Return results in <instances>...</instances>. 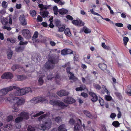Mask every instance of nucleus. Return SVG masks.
Wrapping results in <instances>:
<instances>
[{"instance_id":"nucleus-6","label":"nucleus","mask_w":131,"mask_h":131,"mask_svg":"<svg viewBox=\"0 0 131 131\" xmlns=\"http://www.w3.org/2000/svg\"><path fill=\"white\" fill-rule=\"evenodd\" d=\"M69 65V63H68L66 64L65 65V67H67L66 70L67 72L68 73V76L69 77L70 80H74V79L76 78L74 76V74L70 72V67H68Z\"/></svg>"},{"instance_id":"nucleus-55","label":"nucleus","mask_w":131,"mask_h":131,"mask_svg":"<svg viewBox=\"0 0 131 131\" xmlns=\"http://www.w3.org/2000/svg\"><path fill=\"white\" fill-rule=\"evenodd\" d=\"M13 119V117L12 116H8L7 119V120L8 121H9L12 120Z\"/></svg>"},{"instance_id":"nucleus-13","label":"nucleus","mask_w":131,"mask_h":131,"mask_svg":"<svg viewBox=\"0 0 131 131\" xmlns=\"http://www.w3.org/2000/svg\"><path fill=\"white\" fill-rule=\"evenodd\" d=\"M83 112L88 117L91 119H95L97 118V116L96 115H91L90 112L86 110L83 111Z\"/></svg>"},{"instance_id":"nucleus-34","label":"nucleus","mask_w":131,"mask_h":131,"mask_svg":"<svg viewBox=\"0 0 131 131\" xmlns=\"http://www.w3.org/2000/svg\"><path fill=\"white\" fill-rule=\"evenodd\" d=\"M123 40L124 45H126L129 39L128 37H124L123 38Z\"/></svg>"},{"instance_id":"nucleus-41","label":"nucleus","mask_w":131,"mask_h":131,"mask_svg":"<svg viewBox=\"0 0 131 131\" xmlns=\"http://www.w3.org/2000/svg\"><path fill=\"white\" fill-rule=\"evenodd\" d=\"M35 129L31 126H29L27 128L28 131H34Z\"/></svg>"},{"instance_id":"nucleus-54","label":"nucleus","mask_w":131,"mask_h":131,"mask_svg":"<svg viewBox=\"0 0 131 131\" xmlns=\"http://www.w3.org/2000/svg\"><path fill=\"white\" fill-rule=\"evenodd\" d=\"M66 18L70 20H72L73 19V18L71 16L68 15L66 16Z\"/></svg>"},{"instance_id":"nucleus-5","label":"nucleus","mask_w":131,"mask_h":131,"mask_svg":"<svg viewBox=\"0 0 131 131\" xmlns=\"http://www.w3.org/2000/svg\"><path fill=\"white\" fill-rule=\"evenodd\" d=\"M29 114L27 113L23 112L21 113V117H19L16 118L15 119L16 123H18L21 121L23 118L26 119H28L29 118Z\"/></svg>"},{"instance_id":"nucleus-17","label":"nucleus","mask_w":131,"mask_h":131,"mask_svg":"<svg viewBox=\"0 0 131 131\" xmlns=\"http://www.w3.org/2000/svg\"><path fill=\"white\" fill-rule=\"evenodd\" d=\"M19 20L22 25H26V20L25 19V17L24 15H22L20 16L19 17Z\"/></svg>"},{"instance_id":"nucleus-60","label":"nucleus","mask_w":131,"mask_h":131,"mask_svg":"<svg viewBox=\"0 0 131 131\" xmlns=\"http://www.w3.org/2000/svg\"><path fill=\"white\" fill-rule=\"evenodd\" d=\"M74 123V121L73 119H71L69 121V123L71 125L73 124Z\"/></svg>"},{"instance_id":"nucleus-35","label":"nucleus","mask_w":131,"mask_h":131,"mask_svg":"<svg viewBox=\"0 0 131 131\" xmlns=\"http://www.w3.org/2000/svg\"><path fill=\"white\" fill-rule=\"evenodd\" d=\"M17 79L18 80H23L26 78V77L23 75H19L17 76Z\"/></svg>"},{"instance_id":"nucleus-39","label":"nucleus","mask_w":131,"mask_h":131,"mask_svg":"<svg viewBox=\"0 0 131 131\" xmlns=\"http://www.w3.org/2000/svg\"><path fill=\"white\" fill-rule=\"evenodd\" d=\"M7 40L8 42H10L13 43H14L15 42L14 39L12 38H7Z\"/></svg>"},{"instance_id":"nucleus-12","label":"nucleus","mask_w":131,"mask_h":131,"mask_svg":"<svg viewBox=\"0 0 131 131\" xmlns=\"http://www.w3.org/2000/svg\"><path fill=\"white\" fill-rule=\"evenodd\" d=\"M72 23L75 25L78 26H83L84 23L80 19L74 20L72 21Z\"/></svg>"},{"instance_id":"nucleus-25","label":"nucleus","mask_w":131,"mask_h":131,"mask_svg":"<svg viewBox=\"0 0 131 131\" xmlns=\"http://www.w3.org/2000/svg\"><path fill=\"white\" fill-rule=\"evenodd\" d=\"M64 32L66 35L68 36H70L71 35L70 29L68 28L66 29L65 30Z\"/></svg>"},{"instance_id":"nucleus-27","label":"nucleus","mask_w":131,"mask_h":131,"mask_svg":"<svg viewBox=\"0 0 131 131\" xmlns=\"http://www.w3.org/2000/svg\"><path fill=\"white\" fill-rule=\"evenodd\" d=\"M58 130L59 131H67L63 125H61L59 127Z\"/></svg>"},{"instance_id":"nucleus-62","label":"nucleus","mask_w":131,"mask_h":131,"mask_svg":"<svg viewBox=\"0 0 131 131\" xmlns=\"http://www.w3.org/2000/svg\"><path fill=\"white\" fill-rule=\"evenodd\" d=\"M28 43V42L27 41H25L24 42L20 41V45H26Z\"/></svg>"},{"instance_id":"nucleus-18","label":"nucleus","mask_w":131,"mask_h":131,"mask_svg":"<svg viewBox=\"0 0 131 131\" xmlns=\"http://www.w3.org/2000/svg\"><path fill=\"white\" fill-rule=\"evenodd\" d=\"M57 94L60 96H62L67 95L68 93L64 90H62L57 92Z\"/></svg>"},{"instance_id":"nucleus-10","label":"nucleus","mask_w":131,"mask_h":131,"mask_svg":"<svg viewBox=\"0 0 131 131\" xmlns=\"http://www.w3.org/2000/svg\"><path fill=\"white\" fill-rule=\"evenodd\" d=\"M23 36L26 38H29L31 37V34L29 30L27 29H24L22 31Z\"/></svg>"},{"instance_id":"nucleus-38","label":"nucleus","mask_w":131,"mask_h":131,"mask_svg":"<svg viewBox=\"0 0 131 131\" xmlns=\"http://www.w3.org/2000/svg\"><path fill=\"white\" fill-rule=\"evenodd\" d=\"M99 101L100 105L101 106H103L104 105V100L101 97H99Z\"/></svg>"},{"instance_id":"nucleus-19","label":"nucleus","mask_w":131,"mask_h":131,"mask_svg":"<svg viewBox=\"0 0 131 131\" xmlns=\"http://www.w3.org/2000/svg\"><path fill=\"white\" fill-rule=\"evenodd\" d=\"M57 26L59 28V32H62L63 31L65 28V26L63 25H57Z\"/></svg>"},{"instance_id":"nucleus-51","label":"nucleus","mask_w":131,"mask_h":131,"mask_svg":"<svg viewBox=\"0 0 131 131\" xmlns=\"http://www.w3.org/2000/svg\"><path fill=\"white\" fill-rule=\"evenodd\" d=\"M81 96L84 97V98H86L88 96L87 94L84 92L81 93Z\"/></svg>"},{"instance_id":"nucleus-46","label":"nucleus","mask_w":131,"mask_h":131,"mask_svg":"<svg viewBox=\"0 0 131 131\" xmlns=\"http://www.w3.org/2000/svg\"><path fill=\"white\" fill-rule=\"evenodd\" d=\"M61 53L62 55H66L67 54L66 49H64L61 52Z\"/></svg>"},{"instance_id":"nucleus-28","label":"nucleus","mask_w":131,"mask_h":131,"mask_svg":"<svg viewBox=\"0 0 131 131\" xmlns=\"http://www.w3.org/2000/svg\"><path fill=\"white\" fill-rule=\"evenodd\" d=\"M39 7L41 8V10L43 9H48V7L47 6H44L42 4H40L39 5Z\"/></svg>"},{"instance_id":"nucleus-64","label":"nucleus","mask_w":131,"mask_h":131,"mask_svg":"<svg viewBox=\"0 0 131 131\" xmlns=\"http://www.w3.org/2000/svg\"><path fill=\"white\" fill-rule=\"evenodd\" d=\"M50 23L49 25V26L51 28H53L54 26V25L52 23V22Z\"/></svg>"},{"instance_id":"nucleus-32","label":"nucleus","mask_w":131,"mask_h":131,"mask_svg":"<svg viewBox=\"0 0 131 131\" xmlns=\"http://www.w3.org/2000/svg\"><path fill=\"white\" fill-rule=\"evenodd\" d=\"M53 10L54 11V13L55 15H57L59 11L58 9V8L57 7L55 6L53 7Z\"/></svg>"},{"instance_id":"nucleus-31","label":"nucleus","mask_w":131,"mask_h":131,"mask_svg":"<svg viewBox=\"0 0 131 131\" xmlns=\"http://www.w3.org/2000/svg\"><path fill=\"white\" fill-rule=\"evenodd\" d=\"M38 84L40 85H42L43 83L42 77H39L38 80Z\"/></svg>"},{"instance_id":"nucleus-16","label":"nucleus","mask_w":131,"mask_h":131,"mask_svg":"<svg viewBox=\"0 0 131 131\" xmlns=\"http://www.w3.org/2000/svg\"><path fill=\"white\" fill-rule=\"evenodd\" d=\"M64 102L67 104H70L74 102L75 101L73 98L69 97L65 99L64 100Z\"/></svg>"},{"instance_id":"nucleus-23","label":"nucleus","mask_w":131,"mask_h":131,"mask_svg":"<svg viewBox=\"0 0 131 131\" xmlns=\"http://www.w3.org/2000/svg\"><path fill=\"white\" fill-rule=\"evenodd\" d=\"M99 67L102 70H104L106 68V65L104 63H101L99 64Z\"/></svg>"},{"instance_id":"nucleus-3","label":"nucleus","mask_w":131,"mask_h":131,"mask_svg":"<svg viewBox=\"0 0 131 131\" xmlns=\"http://www.w3.org/2000/svg\"><path fill=\"white\" fill-rule=\"evenodd\" d=\"M49 97L50 99L49 103L53 105L54 106L58 107V109L64 108L67 107V105H65L63 102L59 101H55L53 99L55 98L56 96L54 94L49 93L48 94Z\"/></svg>"},{"instance_id":"nucleus-49","label":"nucleus","mask_w":131,"mask_h":131,"mask_svg":"<svg viewBox=\"0 0 131 131\" xmlns=\"http://www.w3.org/2000/svg\"><path fill=\"white\" fill-rule=\"evenodd\" d=\"M115 25L118 27H122L123 26V24L120 23H116L115 24Z\"/></svg>"},{"instance_id":"nucleus-47","label":"nucleus","mask_w":131,"mask_h":131,"mask_svg":"<svg viewBox=\"0 0 131 131\" xmlns=\"http://www.w3.org/2000/svg\"><path fill=\"white\" fill-rule=\"evenodd\" d=\"M24 48H23L20 47L18 48H16V50L17 52H20L22 51L23 50Z\"/></svg>"},{"instance_id":"nucleus-63","label":"nucleus","mask_w":131,"mask_h":131,"mask_svg":"<svg viewBox=\"0 0 131 131\" xmlns=\"http://www.w3.org/2000/svg\"><path fill=\"white\" fill-rule=\"evenodd\" d=\"M61 121L60 118L59 117H57L55 119V121L57 122H59Z\"/></svg>"},{"instance_id":"nucleus-45","label":"nucleus","mask_w":131,"mask_h":131,"mask_svg":"<svg viewBox=\"0 0 131 131\" xmlns=\"http://www.w3.org/2000/svg\"><path fill=\"white\" fill-rule=\"evenodd\" d=\"M116 116V115L115 113H112L111 114L110 117V118H112L113 120L115 118Z\"/></svg>"},{"instance_id":"nucleus-52","label":"nucleus","mask_w":131,"mask_h":131,"mask_svg":"<svg viewBox=\"0 0 131 131\" xmlns=\"http://www.w3.org/2000/svg\"><path fill=\"white\" fill-rule=\"evenodd\" d=\"M117 109L119 113L117 115V117L118 118H119L121 117V112L120 111V109L119 108H118L117 107Z\"/></svg>"},{"instance_id":"nucleus-26","label":"nucleus","mask_w":131,"mask_h":131,"mask_svg":"<svg viewBox=\"0 0 131 131\" xmlns=\"http://www.w3.org/2000/svg\"><path fill=\"white\" fill-rule=\"evenodd\" d=\"M67 10L64 8H62L59 10V13L61 15L65 14L67 13Z\"/></svg>"},{"instance_id":"nucleus-33","label":"nucleus","mask_w":131,"mask_h":131,"mask_svg":"<svg viewBox=\"0 0 131 131\" xmlns=\"http://www.w3.org/2000/svg\"><path fill=\"white\" fill-rule=\"evenodd\" d=\"M2 6L3 8H6L8 6V3L5 1H4L2 2Z\"/></svg>"},{"instance_id":"nucleus-58","label":"nucleus","mask_w":131,"mask_h":131,"mask_svg":"<svg viewBox=\"0 0 131 131\" xmlns=\"http://www.w3.org/2000/svg\"><path fill=\"white\" fill-rule=\"evenodd\" d=\"M116 95L120 99L122 98L121 95L119 93H116Z\"/></svg>"},{"instance_id":"nucleus-4","label":"nucleus","mask_w":131,"mask_h":131,"mask_svg":"<svg viewBox=\"0 0 131 131\" xmlns=\"http://www.w3.org/2000/svg\"><path fill=\"white\" fill-rule=\"evenodd\" d=\"M58 61L57 59L52 58L50 59L46 63L45 67L48 69H52L54 67V64L57 63Z\"/></svg>"},{"instance_id":"nucleus-36","label":"nucleus","mask_w":131,"mask_h":131,"mask_svg":"<svg viewBox=\"0 0 131 131\" xmlns=\"http://www.w3.org/2000/svg\"><path fill=\"white\" fill-rule=\"evenodd\" d=\"M102 46L104 49L109 50L110 49V47L108 46H106L105 43H103L102 44Z\"/></svg>"},{"instance_id":"nucleus-2","label":"nucleus","mask_w":131,"mask_h":131,"mask_svg":"<svg viewBox=\"0 0 131 131\" xmlns=\"http://www.w3.org/2000/svg\"><path fill=\"white\" fill-rule=\"evenodd\" d=\"M38 119L40 121H42L44 124L39 126V128L40 129H49L51 127L52 122L50 119L49 118L48 115H44L41 116Z\"/></svg>"},{"instance_id":"nucleus-53","label":"nucleus","mask_w":131,"mask_h":131,"mask_svg":"<svg viewBox=\"0 0 131 131\" xmlns=\"http://www.w3.org/2000/svg\"><path fill=\"white\" fill-rule=\"evenodd\" d=\"M16 8L17 9H20L21 7V5L20 4H17L16 5Z\"/></svg>"},{"instance_id":"nucleus-56","label":"nucleus","mask_w":131,"mask_h":131,"mask_svg":"<svg viewBox=\"0 0 131 131\" xmlns=\"http://www.w3.org/2000/svg\"><path fill=\"white\" fill-rule=\"evenodd\" d=\"M17 65H14L12 67V69L13 71H14L17 68Z\"/></svg>"},{"instance_id":"nucleus-11","label":"nucleus","mask_w":131,"mask_h":131,"mask_svg":"<svg viewBox=\"0 0 131 131\" xmlns=\"http://www.w3.org/2000/svg\"><path fill=\"white\" fill-rule=\"evenodd\" d=\"M13 77V75L10 72L5 73L2 74L1 78L3 79H10Z\"/></svg>"},{"instance_id":"nucleus-14","label":"nucleus","mask_w":131,"mask_h":131,"mask_svg":"<svg viewBox=\"0 0 131 131\" xmlns=\"http://www.w3.org/2000/svg\"><path fill=\"white\" fill-rule=\"evenodd\" d=\"M89 94L91 97V100L93 102H95L97 100L98 97L96 94L93 92H90Z\"/></svg>"},{"instance_id":"nucleus-50","label":"nucleus","mask_w":131,"mask_h":131,"mask_svg":"<svg viewBox=\"0 0 131 131\" xmlns=\"http://www.w3.org/2000/svg\"><path fill=\"white\" fill-rule=\"evenodd\" d=\"M67 54H70L72 53V51L70 49H66Z\"/></svg>"},{"instance_id":"nucleus-44","label":"nucleus","mask_w":131,"mask_h":131,"mask_svg":"<svg viewBox=\"0 0 131 131\" xmlns=\"http://www.w3.org/2000/svg\"><path fill=\"white\" fill-rule=\"evenodd\" d=\"M37 20L38 22H41L42 20V18L40 15H38L37 18Z\"/></svg>"},{"instance_id":"nucleus-61","label":"nucleus","mask_w":131,"mask_h":131,"mask_svg":"<svg viewBox=\"0 0 131 131\" xmlns=\"http://www.w3.org/2000/svg\"><path fill=\"white\" fill-rule=\"evenodd\" d=\"M104 20H105L106 21H107L110 22L112 24H114V23H113V21H111L110 20V19H109V18H105V19H104Z\"/></svg>"},{"instance_id":"nucleus-7","label":"nucleus","mask_w":131,"mask_h":131,"mask_svg":"<svg viewBox=\"0 0 131 131\" xmlns=\"http://www.w3.org/2000/svg\"><path fill=\"white\" fill-rule=\"evenodd\" d=\"M14 88V87L13 86H10L1 90H0V96L6 95L8 92L12 90Z\"/></svg>"},{"instance_id":"nucleus-37","label":"nucleus","mask_w":131,"mask_h":131,"mask_svg":"<svg viewBox=\"0 0 131 131\" xmlns=\"http://www.w3.org/2000/svg\"><path fill=\"white\" fill-rule=\"evenodd\" d=\"M38 32L37 31L35 32L34 35V36L32 38V40H33L34 41L37 38L38 36Z\"/></svg>"},{"instance_id":"nucleus-29","label":"nucleus","mask_w":131,"mask_h":131,"mask_svg":"<svg viewBox=\"0 0 131 131\" xmlns=\"http://www.w3.org/2000/svg\"><path fill=\"white\" fill-rule=\"evenodd\" d=\"M83 30L84 32L85 33H90L91 32V30L86 27H84L83 28Z\"/></svg>"},{"instance_id":"nucleus-30","label":"nucleus","mask_w":131,"mask_h":131,"mask_svg":"<svg viewBox=\"0 0 131 131\" xmlns=\"http://www.w3.org/2000/svg\"><path fill=\"white\" fill-rule=\"evenodd\" d=\"M112 124L115 127H117L119 126L120 123L118 121H115L112 123Z\"/></svg>"},{"instance_id":"nucleus-57","label":"nucleus","mask_w":131,"mask_h":131,"mask_svg":"<svg viewBox=\"0 0 131 131\" xmlns=\"http://www.w3.org/2000/svg\"><path fill=\"white\" fill-rule=\"evenodd\" d=\"M90 54H88L87 56V58H86L85 59V61H86V62L88 63H89V64H90V62H89V61H88L86 60L87 59H89L90 58Z\"/></svg>"},{"instance_id":"nucleus-59","label":"nucleus","mask_w":131,"mask_h":131,"mask_svg":"<svg viewBox=\"0 0 131 131\" xmlns=\"http://www.w3.org/2000/svg\"><path fill=\"white\" fill-rule=\"evenodd\" d=\"M94 87L97 89L99 90L101 88V87L98 85H94Z\"/></svg>"},{"instance_id":"nucleus-40","label":"nucleus","mask_w":131,"mask_h":131,"mask_svg":"<svg viewBox=\"0 0 131 131\" xmlns=\"http://www.w3.org/2000/svg\"><path fill=\"white\" fill-rule=\"evenodd\" d=\"M7 56L8 59H10L11 58L12 55L13 54L12 52L10 50L7 52Z\"/></svg>"},{"instance_id":"nucleus-24","label":"nucleus","mask_w":131,"mask_h":131,"mask_svg":"<svg viewBox=\"0 0 131 131\" xmlns=\"http://www.w3.org/2000/svg\"><path fill=\"white\" fill-rule=\"evenodd\" d=\"M54 78L55 79L57 80H59L60 79V77L59 75H57L56 76L55 78H54L52 77V75H48L47 77V79L48 80H51V79H53Z\"/></svg>"},{"instance_id":"nucleus-1","label":"nucleus","mask_w":131,"mask_h":131,"mask_svg":"<svg viewBox=\"0 0 131 131\" xmlns=\"http://www.w3.org/2000/svg\"><path fill=\"white\" fill-rule=\"evenodd\" d=\"M21 89L19 88L17 89L13 94H11L10 96L6 99L14 104L12 106V111L14 112H17L19 110V107L24 104L25 100L23 99H19L18 97H15V96H19L23 95V91Z\"/></svg>"},{"instance_id":"nucleus-8","label":"nucleus","mask_w":131,"mask_h":131,"mask_svg":"<svg viewBox=\"0 0 131 131\" xmlns=\"http://www.w3.org/2000/svg\"><path fill=\"white\" fill-rule=\"evenodd\" d=\"M1 22L3 25L2 28L3 29H6L8 31L10 30L11 29V28L10 27L6 26L8 23V20L6 18H1Z\"/></svg>"},{"instance_id":"nucleus-42","label":"nucleus","mask_w":131,"mask_h":131,"mask_svg":"<svg viewBox=\"0 0 131 131\" xmlns=\"http://www.w3.org/2000/svg\"><path fill=\"white\" fill-rule=\"evenodd\" d=\"M30 15L32 16H35L36 14V12L35 10H31L30 11Z\"/></svg>"},{"instance_id":"nucleus-43","label":"nucleus","mask_w":131,"mask_h":131,"mask_svg":"<svg viewBox=\"0 0 131 131\" xmlns=\"http://www.w3.org/2000/svg\"><path fill=\"white\" fill-rule=\"evenodd\" d=\"M43 113V112L42 111H40L38 113L36 114L35 115H33V117H37L41 114H42Z\"/></svg>"},{"instance_id":"nucleus-48","label":"nucleus","mask_w":131,"mask_h":131,"mask_svg":"<svg viewBox=\"0 0 131 131\" xmlns=\"http://www.w3.org/2000/svg\"><path fill=\"white\" fill-rule=\"evenodd\" d=\"M80 128L79 127V125L78 124H76V125L74 127V129L75 130H80Z\"/></svg>"},{"instance_id":"nucleus-22","label":"nucleus","mask_w":131,"mask_h":131,"mask_svg":"<svg viewBox=\"0 0 131 131\" xmlns=\"http://www.w3.org/2000/svg\"><path fill=\"white\" fill-rule=\"evenodd\" d=\"M23 92V95L25 94V93H28L29 91H31V88H25L23 89H21Z\"/></svg>"},{"instance_id":"nucleus-15","label":"nucleus","mask_w":131,"mask_h":131,"mask_svg":"<svg viewBox=\"0 0 131 131\" xmlns=\"http://www.w3.org/2000/svg\"><path fill=\"white\" fill-rule=\"evenodd\" d=\"M102 87L103 88L105 92L107 93V94L108 95H106L105 96V99L107 101H110L111 100L112 98L111 96H109L110 95V93L108 90L106 89L104 85L102 86Z\"/></svg>"},{"instance_id":"nucleus-9","label":"nucleus","mask_w":131,"mask_h":131,"mask_svg":"<svg viewBox=\"0 0 131 131\" xmlns=\"http://www.w3.org/2000/svg\"><path fill=\"white\" fill-rule=\"evenodd\" d=\"M46 100L45 99L41 97H37L33 98L30 101L31 102L34 103H37Z\"/></svg>"},{"instance_id":"nucleus-21","label":"nucleus","mask_w":131,"mask_h":131,"mask_svg":"<svg viewBox=\"0 0 131 131\" xmlns=\"http://www.w3.org/2000/svg\"><path fill=\"white\" fill-rule=\"evenodd\" d=\"M49 14L48 12L47 11H44L40 12L41 15L43 18L47 17Z\"/></svg>"},{"instance_id":"nucleus-20","label":"nucleus","mask_w":131,"mask_h":131,"mask_svg":"<svg viewBox=\"0 0 131 131\" xmlns=\"http://www.w3.org/2000/svg\"><path fill=\"white\" fill-rule=\"evenodd\" d=\"M86 88L85 86L84 85H80V87L76 88L75 90L77 91L83 90Z\"/></svg>"}]
</instances>
